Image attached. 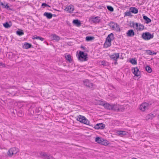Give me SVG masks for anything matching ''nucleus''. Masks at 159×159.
I'll use <instances>...</instances> for the list:
<instances>
[{
    "label": "nucleus",
    "mask_w": 159,
    "mask_h": 159,
    "mask_svg": "<svg viewBox=\"0 0 159 159\" xmlns=\"http://www.w3.org/2000/svg\"><path fill=\"white\" fill-rule=\"evenodd\" d=\"M19 93L18 89L15 86H12L9 88L6 93L7 95L11 96H14Z\"/></svg>",
    "instance_id": "obj_1"
},
{
    "label": "nucleus",
    "mask_w": 159,
    "mask_h": 159,
    "mask_svg": "<svg viewBox=\"0 0 159 159\" xmlns=\"http://www.w3.org/2000/svg\"><path fill=\"white\" fill-rule=\"evenodd\" d=\"M114 34L111 33L108 35L104 43V45L106 48H107L111 45V42L113 39Z\"/></svg>",
    "instance_id": "obj_2"
},
{
    "label": "nucleus",
    "mask_w": 159,
    "mask_h": 159,
    "mask_svg": "<svg viewBox=\"0 0 159 159\" xmlns=\"http://www.w3.org/2000/svg\"><path fill=\"white\" fill-rule=\"evenodd\" d=\"M113 105V107L112 110L116 112L123 111L125 109L123 105H120L117 104H114Z\"/></svg>",
    "instance_id": "obj_3"
},
{
    "label": "nucleus",
    "mask_w": 159,
    "mask_h": 159,
    "mask_svg": "<svg viewBox=\"0 0 159 159\" xmlns=\"http://www.w3.org/2000/svg\"><path fill=\"white\" fill-rule=\"evenodd\" d=\"M19 152L18 148L16 147H13L10 148L7 152V155L9 157H11L15 155L17 152Z\"/></svg>",
    "instance_id": "obj_4"
},
{
    "label": "nucleus",
    "mask_w": 159,
    "mask_h": 159,
    "mask_svg": "<svg viewBox=\"0 0 159 159\" xmlns=\"http://www.w3.org/2000/svg\"><path fill=\"white\" fill-rule=\"evenodd\" d=\"M110 28L116 31H120L119 26L117 23L111 22L109 24Z\"/></svg>",
    "instance_id": "obj_5"
},
{
    "label": "nucleus",
    "mask_w": 159,
    "mask_h": 159,
    "mask_svg": "<svg viewBox=\"0 0 159 159\" xmlns=\"http://www.w3.org/2000/svg\"><path fill=\"white\" fill-rule=\"evenodd\" d=\"M95 141L98 143L104 145H107L108 144L107 140H104L99 137H96L95 138Z\"/></svg>",
    "instance_id": "obj_6"
},
{
    "label": "nucleus",
    "mask_w": 159,
    "mask_h": 159,
    "mask_svg": "<svg viewBox=\"0 0 159 159\" xmlns=\"http://www.w3.org/2000/svg\"><path fill=\"white\" fill-rule=\"evenodd\" d=\"M87 54H85L83 52L80 51L79 52L78 59L81 61H84L87 60Z\"/></svg>",
    "instance_id": "obj_7"
},
{
    "label": "nucleus",
    "mask_w": 159,
    "mask_h": 159,
    "mask_svg": "<svg viewBox=\"0 0 159 159\" xmlns=\"http://www.w3.org/2000/svg\"><path fill=\"white\" fill-rule=\"evenodd\" d=\"M77 120L80 122L86 125H89V121L84 116L79 115L77 118Z\"/></svg>",
    "instance_id": "obj_8"
},
{
    "label": "nucleus",
    "mask_w": 159,
    "mask_h": 159,
    "mask_svg": "<svg viewBox=\"0 0 159 159\" xmlns=\"http://www.w3.org/2000/svg\"><path fill=\"white\" fill-rule=\"evenodd\" d=\"M143 38L145 40H149L153 38V34L148 32L143 33L142 34Z\"/></svg>",
    "instance_id": "obj_9"
},
{
    "label": "nucleus",
    "mask_w": 159,
    "mask_h": 159,
    "mask_svg": "<svg viewBox=\"0 0 159 159\" xmlns=\"http://www.w3.org/2000/svg\"><path fill=\"white\" fill-rule=\"evenodd\" d=\"M148 105L149 104L148 103L146 102L143 103L140 105L139 109L142 111H144L148 109Z\"/></svg>",
    "instance_id": "obj_10"
},
{
    "label": "nucleus",
    "mask_w": 159,
    "mask_h": 159,
    "mask_svg": "<svg viewBox=\"0 0 159 159\" xmlns=\"http://www.w3.org/2000/svg\"><path fill=\"white\" fill-rule=\"evenodd\" d=\"M105 125L102 123H99L96 125L94 128L96 129H104Z\"/></svg>",
    "instance_id": "obj_11"
},
{
    "label": "nucleus",
    "mask_w": 159,
    "mask_h": 159,
    "mask_svg": "<svg viewBox=\"0 0 159 159\" xmlns=\"http://www.w3.org/2000/svg\"><path fill=\"white\" fill-rule=\"evenodd\" d=\"M132 70L133 72V73L136 76H138L140 75V72L137 67L132 68Z\"/></svg>",
    "instance_id": "obj_12"
},
{
    "label": "nucleus",
    "mask_w": 159,
    "mask_h": 159,
    "mask_svg": "<svg viewBox=\"0 0 159 159\" xmlns=\"http://www.w3.org/2000/svg\"><path fill=\"white\" fill-rule=\"evenodd\" d=\"M110 58L111 60H116L119 57V53H114L112 55L110 56Z\"/></svg>",
    "instance_id": "obj_13"
},
{
    "label": "nucleus",
    "mask_w": 159,
    "mask_h": 159,
    "mask_svg": "<svg viewBox=\"0 0 159 159\" xmlns=\"http://www.w3.org/2000/svg\"><path fill=\"white\" fill-rule=\"evenodd\" d=\"M84 84L87 87L90 88H92L93 86V84L90 82L89 80H86L83 81Z\"/></svg>",
    "instance_id": "obj_14"
},
{
    "label": "nucleus",
    "mask_w": 159,
    "mask_h": 159,
    "mask_svg": "<svg viewBox=\"0 0 159 159\" xmlns=\"http://www.w3.org/2000/svg\"><path fill=\"white\" fill-rule=\"evenodd\" d=\"M103 106L105 108L110 110H112V108L113 107V105L108 103L104 104Z\"/></svg>",
    "instance_id": "obj_15"
},
{
    "label": "nucleus",
    "mask_w": 159,
    "mask_h": 159,
    "mask_svg": "<svg viewBox=\"0 0 159 159\" xmlns=\"http://www.w3.org/2000/svg\"><path fill=\"white\" fill-rule=\"evenodd\" d=\"M92 21L94 23H99L100 21L99 17L96 16V17H92L91 18Z\"/></svg>",
    "instance_id": "obj_16"
},
{
    "label": "nucleus",
    "mask_w": 159,
    "mask_h": 159,
    "mask_svg": "<svg viewBox=\"0 0 159 159\" xmlns=\"http://www.w3.org/2000/svg\"><path fill=\"white\" fill-rule=\"evenodd\" d=\"M127 36L128 37H133L134 35V32L132 30H129L126 33Z\"/></svg>",
    "instance_id": "obj_17"
},
{
    "label": "nucleus",
    "mask_w": 159,
    "mask_h": 159,
    "mask_svg": "<svg viewBox=\"0 0 159 159\" xmlns=\"http://www.w3.org/2000/svg\"><path fill=\"white\" fill-rule=\"evenodd\" d=\"M16 55L13 53L12 52H7V56L10 59H12Z\"/></svg>",
    "instance_id": "obj_18"
},
{
    "label": "nucleus",
    "mask_w": 159,
    "mask_h": 159,
    "mask_svg": "<svg viewBox=\"0 0 159 159\" xmlns=\"http://www.w3.org/2000/svg\"><path fill=\"white\" fill-rule=\"evenodd\" d=\"M129 10L131 12L134 14H136L138 12V9L135 7H131L130 8Z\"/></svg>",
    "instance_id": "obj_19"
},
{
    "label": "nucleus",
    "mask_w": 159,
    "mask_h": 159,
    "mask_svg": "<svg viewBox=\"0 0 159 159\" xmlns=\"http://www.w3.org/2000/svg\"><path fill=\"white\" fill-rule=\"evenodd\" d=\"M44 16H46L48 19L51 18L52 16V13L46 12L44 13Z\"/></svg>",
    "instance_id": "obj_20"
},
{
    "label": "nucleus",
    "mask_w": 159,
    "mask_h": 159,
    "mask_svg": "<svg viewBox=\"0 0 159 159\" xmlns=\"http://www.w3.org/2000/svg\"><path fill=\"white\" fill-rule=\"evenodd\" d=\"M51 36L52 39L55 40L57 41H58L60 39V37L55 34H52Z\"/></svg>",
    "instance_id": "obj_21"
},
{
    "label": "nucleus",
    "mask_w": 159,
    "mask_h": 159,
    "mask_svg": "<svg viewBox=\"0 0 159 159\" xmlns=\"http://www.w3.org/2000/svg\"><path fill=\"white\" fill-rule=\"evenodd\" d=\"M68 12L70 13H72L74 10V8L73 6H69L67 8H66Z\"/></svg>",
    "instance_id": "obj_22"
},
{
    "label": "nucleus",
    "mask_w": 159,
    "mask_h": 159,
    "mask_svg": "<svg viewBox=\"0 0 159 159\" xmlns=\"http://www.w3.org/2000/svg\"><path fill=\"white\" fill-rule=\"evenodd\" d=\"M143 18L146 21V23L147 24L149 23L151 21V19L148 18L147 16L143 15Z\"/></svg>",
    "instance_id": "obj_23"
},
{
    "label": "nucleus",
    "mask_w": 159,
    "mask_h": 159,
    "mask_svg": "<svg viewBox=\"0 0 159 159\" xmlns=\"http://www.w3.org/2000/svg\"><path fill=\"white\" fill-rule=\"evenodd\" d=\"M127 132L124 131H119L117 132L118 134L120 136H124L127 134Z\"/></svg>",
    "instance_id": "obj_24"
},
{
    "label": "nucleus",
    "mask_w": 159,
    "mask_h": 159,
    "mask_svg": "<svg viewBox=\"0 0 159 159\" xmlns=\"http://www.w3.org/2000/svg\"><path fill=\"white\" fill-rule=\"evenodd\" d=\"M73 22L74 24L78 26H80L81 25L80 21L78 20H73Z\"/></svg>",
    "instance_id": "obj_25"
},
{
    "label": "nucleus",
    "mask_w": 159,
    "mask_h": 159,
    "mask_svg": "<svg viewBox=\"0 0 159 159\" xmlns=\"http://www.w3.org/2000/svg\"><path fill=\"white\" fill-rule=\"evenodd\" d=\"M31 45L28 43H25L23 46V48L25 49H28L31 47Z\"/></svg>",
    "instance_id": "obj_26"
},
{
    "label": "nucleus",
    "mask_w": 159,
    "mask_h": 159,
    "mask_svg": "<svg viewBox=\"0 0 159 159\" xmlns=\"http://www.w3.org/2000/svg\"><path fill=\"white\" fill-rule=\"evenodd\" d=\"M42 111V109L41 107H36L35 111V113L38 114H39L41 113Z\"/></svg>",
    "instance_id": "obj_27"
},
{
    "label": "nucleus",
    "mask_w": 159,
    "mask_h": 159,
    "mask_svg": "<svg viewBox=\"0 0 159 159\" xmlns=\"http://www.w3.org/2000/svg\"><path fill=\"white\" fill-rule=\"evenodd\" d=\"M65 57L67 60L69 62H71V58L70 55H66L65 56Z\"/></svg>",
    "instance_id": "obj_28"
},
{
    "label": "nucleus",
    "mask_w": 159,
    "mask_h": 159,
    "mask_svg": "<svg viewBox=\"0 0 159 159\" xmlns=\"http://www.w3.org/2000/svg\"><path fill=\"white\" fill-rule=\"evenodd\" d=\"M146 52L149 55H154L156 54V52H152L151 51L148 50H146Z\"/></svg>",
    "instance_id": "obj_29"
},
{
    "label": "nucleus",
    "mask_w": 159,
    "mask_h": 159,
    "mask_svg": "<svg viewBox=\"0 0 159 159\" xmlns=\"http://www.w3.org/2000/svg\"><path fill=\"white\" fill-rule=\"evenodd\" d=\"M16 34L19 36H21L24 34V33L22 30H20L16 31Z\"/></svg>",
    "instance_id": "obj_30"
},
{
    "label": "nucleus",
    "mask_w": 159,
    "mask_h": 159,
    "mask_svg": "<svg viewBox=\"0 0 159 159\" xmlns=\"http://www.w3.org/2000/svg\"><path fill=\"white\" fill-rule=\"evenodd\" d=\"M146 70L148 73H151L152 71L151 68L149 66H147L145 68Z\"/></svg>",
    "instance_id": "obj_31"
},
{
    "label": "nucleus",
    "mask_w": 159,
    "mask_h": 159,
    "mask_svg": "<svg viewBox=\"0 0 159 159\" xmlns=\"http://www.w3.org/2000/svg\"><path fill=\"white\" fill-rule=\"evenodd\" d=\"M144 28V26L143 25H141L140 24H139L138 27L137 29L139 30H143Z\"/></svg>",
    "instance_id": "obj_32"
},
{
    "label": "nucleus",
    "mask_w": 159,
    "mask_h": 159,
    "mask_svg": "<svg viewBox=\"0 0 159 159\" xmlns=\"http://www.w3.org/2000/svg\"><path fill=\"white\" fill-rule=\"evenodd\" d=\"M40 155L42 156H43L44 157L45 159H47L48 156V154L47 153H46L45 152H41L40 153Z\"/></svg>",
    "instance_id": "obj_33"
},
{
    "label": "nucleus",
    "mask_w": 159,
    "mask_h": 159,
    "mask_svg": "<svg viewBox=\"0 0 159 159\" xmlns=\"http://www.w3.org/2000/svg\"><path fill=\"white\" fill-rule=\"evenodd\" d=\"M3 26L6 28H8L11 27L10 25L7 22H6L3 24Z\"/></svg>",
    "instance_id": "obj_34"
},
{
    "label": "nucleus",
    "mask_w": 159,
    "mask_h": 159,
    "mask_svg": "<svg viewBox=\"0 0 159 159\" xmlns=\"http://www.w3.org/2000/svg\"><path fill=\"white\" fill-rule=\"evenodd\" d=\"M94 39L93 37L88 36L86 37V40L87 41H89L93 39Z\"/></svg>",
    "instance_id": "obj_35"
},
{
    "label": "nucleus",
    "mask_w": 159,
    "mask_h": 159,
    "mask_svg": "<svg viewBox=\"0 0 159 159\" xmlns=\"http://www.w3.org/2000/svg\"><path fill=\"white\" fill-rule=\"evenodd\" d=\"M125 16H132V15H131V11H129L128 12H125Z\"/></svg>",
    "instance_id": "obj_36"
},
{
    "label": "nucleus",
    "mask_w": 159,
    "mask_h": 159,
    "mask_svg": "<svg viewBox=\"0 0 159 159\" xmlns=\"http://www.w3.org/2000/svg\"><path fill=\"white\" fill-rule=\"evenodd\" d=\"M33 39H38L42 41H43L44 40V39L41 37L36 36L35 37H34L33 38Z\"/></svg>",
    "instance_id": "obj_37"
},
{
    "label": "nucleus",
    "mask_w": 159,
    "mask_h": 159,
    "mask_svg": "<svg viewBox=\"0 0 159 159\" xmlns=\"http://www.w3.org/2000/svg\"><path fill=\"white\" fill-rule=\"evenodd\" d=\"M153 114H150L147 116L146 119L148 120H149L150 119H152L153 118Z\"/></svg>",
    "instance_id": "obj_38"
},
{
    "label": "nucleus",
    "mask_w": 159,
    "mask_h": 159,
    "mask_svg": "<svg viewBox=\"0 0 159 159\" xmlns=\"http://www.w3.org/2000/svg\"><path fill=\"white\" fill-rule=\"evenodd\" d=\"M107 8L108 10L111 11H114L113 8L111 6H107Z\"/></svg>",
    "instance_id": "obj_39"
},
{
    "label": "nucleus",
    "mask_w": 159,
    "mask_h": 159,
    "mask_svg": "<svg viewBox=\"0 0 159 159\" xmlns=\"http://www.w3.org/2000/svg\"><path fill=\"white\" fill-rule=\"evenodd\" d=\"M130 62L133 64H137V61L136 60L134 59H132L130 60Z\"/></svg>",
    "instance_id": "obj_40"
},
{
    "label": "nucleus",
    "mask_w": 159,
    "mask_h": 159,
    "mask_svg": "<svg viewBox=\"0 0 159 159\" xmlns=\"http://www.w3.org/2000/svg\"><path fill=\"white\" fill-rule=\"evenodd\" d=\"M47 159H55L53 157L48 155Z\"/></svg>",
    "instance_id": "obj_41"
},
{
    "label": "nucleus",
    "mask_w": 159,
    "mask_h": 159,
    "mask_svg": "<svg viewBox=\"0 0 159 159\" xmlns=\"http://www.w3.org/2000/svg\"><path fill=\"white\" fill-rule=\"evenodd\" d=\"M4 8L7 9L8 10H11V8L9 7V6L7 4H6L4 7Z\"/></svg>",
    "instance_id": "obj_42"
},
{
    "label": "nucleus",
    "mask_w": 159,
    "mask_h": 159,
    "mask_svg": "<svg viewBox=\"0 0 159 159\" xmlns=\"http://www.w3.org/2000/svg\"><path fill=\"white\" fill-rule=\"evenodd\" d=\"M42 6H46V7H50V6H49V5L47 4L46 3H43L42 4Z\"/></svg>",
    "instance_id": "obj_43"
},
{
    "label": "nucleus",
    "mask_w": 159,
    "mask_h": 159,
    "mask_svg": "<svg viewBox=\"0 0 159 159\" xmlns=\"http://www.w3.org/2000/svg\"><path fill=\"white\" fill-rule=\"evenodd\" d=\"M0 66L5 67V64L2 62H0Z\"/></svg>",
    "instance_id": "obj_44"
},
{
    "label": "nucleus",
    "mask_w": 159,
    "mask_h": 159,
    "mask_svg": "<svg viewBox=\"0 0 159 159\" xmlns=\"http://www.w3.org/2000/svg\"><path fill=\"white\" fill-rule=\"evenodd\" d=\"M102 64L103 65H106V62L105 61H102L101 62Z\"/></svg>",
    "instance_id": "obj_45"
},
{
    "label": "nucleus",
    "mask_w": 159,
    "mask_h": 159,
    "mask_svg": "<svg viewBox=\"0 0 159 159\" xmlns=\"http://www.w3.org/2000/svg\"><path fill=\"white\" fill-rule=\"evenodd\" d=\"M134 24L135 25L137 29V28L138 27L139 25V24L138 23H135Z\"/></svg>",
    "instance_id": "obj_46"
},
{
    "label": "nucleus",
    "mask_w": 159,
    "mask_h": 159,
    "mask_svg": "<svg viewBox=\"0 0 159 159\" xmlns=\"http://www.w3.org/2000/svg\"><path fill=\"white\" fill-rule=\"evenodd\" d=\"M81 48H82L83 49H85L86 48L85 47H84L83 46H81Z\"/></svg>",
    "instance_id": "obj_47"
},
{
    "label": "nucleus",
    "mask_w": 159,
    "mask_h": 159,
    "mask_svg": "<svg viewBox=\"0 0 159 159\" xmlns=\"http://www.w3.org/2000/svg\"><path fill=\"white\" fill-rule=\"evenodd\" d=\"M115 61V62H114V64L115 65H116L117 64V60H114Z\"/></svg>",
    "instance_id": "obj_48"
},
{
    "label": "nucleus",
    "mask_w": 159,
    "mask_h": 159,
    "mask_svg": "<svg viewBox=\"0 0 159 159\" xmlns=\"http://www.w3.org/2000/svg\"><path fill=\"white\" fill-rule=\"evenodd\" d=\"M0 5H1L2 6H3L4 7L5 6V5H4V4H3V3L2 2H1L0 3Z\"/></svg>",
    "instance_id": "obj_49"
},
{
    "label": "nucleus",
    "mask_w": 159,
    "mask_h": 159,
    "mask_svg": "<svg viewBox=\"0 0 159 159\" xmlns=\"http://www.w3.org/2000/svg\"><path fill=\"white\" fill-rule=\"evenodd\" d=\"M158 118H159V115L158 116Z\"/></svg>",
    "instance_id": "obj_50"
}]
</instances>
